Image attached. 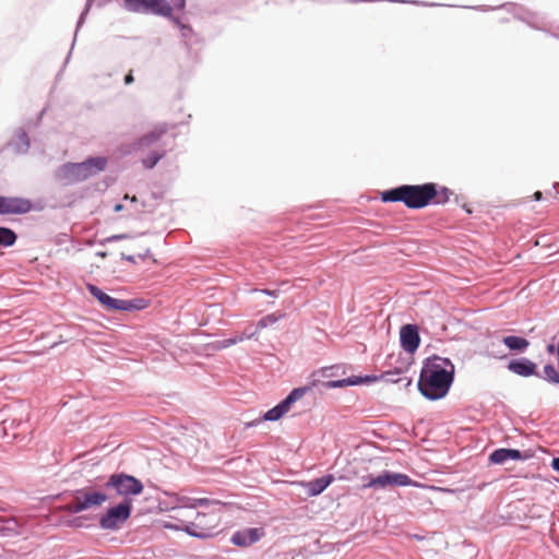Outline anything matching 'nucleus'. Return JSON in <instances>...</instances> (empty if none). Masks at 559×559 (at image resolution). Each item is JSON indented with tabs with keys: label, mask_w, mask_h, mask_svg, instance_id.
Masks as SVG:
<instances>
[{
	"label": "nucleus",
	"mask_w": 559,
	"mask_h": 559,
	"mask_svg": "<svg viewBox=\"0 0 559 559\" xmlns=\"http://www.w3.org/2000/svg\"><path fill=\"white\" fill-rule=\"evenodd\" d=\"M170 7L177 10H182L186 5V0H171Z\"/></svg>",
	"instance_id": "obj_30"
},
{
	"label": "nucleus",
	"mask_w": 559,
	"mask_h": 559,
	"mask_svg": "<svg viewBox=\"0 0 559 559\" xmlns=\"http://www.w3.org/2000/svg\"><path fill=\"white\" fill-rule=\"evenodd\" d=\"M508 369L521 377H531L536 374L537 366L527 358L513 359L508 364Z\"/></svg>",
	"instance_id": "obj_15"
},
{
	"label": "nucleus",
	"mask_w": 559,
	"mask_h": 559,
	"mask_svg": "<svg viewBox=\"0 0 559 559\" xmlns=\"http://www.w3.org/2000/svg\"><path fill=\"white\" fill-rule=\"evenodd\" d=\"M453 377V364L448 358L433 357L420 374L418 389L429 400L442 399L449 392Z\"/></svg>",
	"instance_id": "obj_2"
},
{
	"label": "nucleus",
	"mask_w": 559,
	"mask_h": 559,
	"mask_svg": "<svg viewBox=\"0 0 559 559\" xmlns=\"http://www.w3.org/2000/svg\"><path fill=\"white\" fill-rule=\"evenodd\" d=\"M124 7L132 12L144 10L167 17L173 14V8L166 0H124Z\"/></svg>",
	"instance_id": "obj_8"
},
{
	"label": "nucleus",
	"mask_w": 559,
	"mask_h": 559,
	"mask_svg": "<svg viewBox=\"0 0 559 559\" xmlns=\"http://www.w3.org/2000/svg\"><path fill=\"white\" fill-rule=\"evenodd\" d=\"M135 212H136V213H141V212H142V210H141V209H135Z\"/></svg>",
	"instance_id": "obj_40"
},
{
	"label": "nucleus",
	"mask_w": 559,
	"mask_h": 559,
	"mask_svg": "<svg viewBox=\"0 0 559 559\" xmlns=\"http://www.w3.org/2000/svg\"><path fill=\"white\" fill-rule=\"evenodd\" d=\"M150 253V249L148 248H144L143 252H139L136 255H126L123 254V259L128 260V261H131V262H135V259L136 258H140V259H145Z\"/></svg>",
	"instance_id": "obj_29"
},
{
	"label": "nucleus",
	"mask_w": 559,
	"mask_h": 559,
	"mask_svg": "<svg viewBox=\"0 0 559 559\" xmlns=\"http://www.w3.org/2000/svg\"><path fill=\"white\" fill-rule=\"evenodd\" d=\"M362 378L360 377H350L347 379L342 380H332L324 383V386L328 389H334V388H343L348 385H357L362 383Z\"/></svg>",
	"instance_id": "obj_22"
},
{
	"label": "nucleus",
	"mask_w": 559,
	"mask_h": 559,
	"mask_svg": "<svg viewBox=\"0 0 559 559\" xmlns=\"http://www.w3.org/2000/svg\"><path fill=\"white\" fill-rule=\"evenodd\" d=\"M277 318L274 314L266 316L258 322V329H263L269 324L275 323Z\"/></svg>",
	"instance_id": "obj_28"
},
{
	"label": "nucleus",
	"mask_w": 559,
	"mask_h": 559,
	"mask_svg": "<svg viewBox=\"0 0 559 559\" xmlns=\"http://www.w3.org/2000/svg\"><path fill=\"white\" fill-rule=\"evenodd\" d=\"M61 510L70 513H80L84 511L83 507H81L80 498H78L75 492L73 495L72 500L66 506L61 507Z\"/></svg>",
	"instance_id": "obj_25"
},
{
	"label": "nucleus",
	"mask_w": 559,
	"mask_h": 559,
	"mask_svg": "<svg viewBox=\"0 0 559 559\" xmlns=\"http://www.w3.org/2000/svg\"><path fill=\"white\" fill-rule=\"evenodd\" d=\"M253 335H254V332H251V333H248V334L243 333L242 335H239V336H236V337H233V338H228V340H224L221 343L219 347L221 348H225V347L235 345L238 342H242L246 338H251Z\"/></svg>",
	"instance_id": "obj_26"
},
{
	"label": "nucleus",
	"mask_w": 559,
	"mask_h": 559,
	"mask_svg": "<svg viewBox=\"0 0 559 559\" xmlns=\"http://www.w3.org/2000/svg\"><path fill=\"white\" fill-rule=\"evenodd\" d=\"M502 343L511 350L515 353H522L530 346V342L520 336L509 335L502 338Z\"/></svg>",
	"instance_id": "obj_20"
},
{
	"label": "nucleus",
	"mask_w": 559,
	"mask_h": 559,
	"mask_svg": "<svg viewBox=\"0 0 559 559\" xmlns=\"http://www.w3.org/2000/svg\"><path fill=\"white\" fill-rule=\"evenodd\" d=\"M87 290L107 311H132L144 308L142 300H123L112 298L93 284H87Z\"/></svg>",
	"instance_id": "obj_6"
},
{
	"label": "nucleus",
	"mask_w": 559,
	"mask_h": 559,
	"mask_svg": "<svg viewBox=\"0 0 559 559\" xmlns=\"http://www.w3.org/2000/svg\"><path fill=\"white\" fill-rule=\"evenodd\" d=\"M124 237H126L124 235H117V236H114L112 239H122Z\"/></svg>",
	"instance_id": "obj_37"
},
{
	"label": "nucleus",
	"mask_w": 559,
	"mask_h": 559,
	"mask_svg": "<svg viewBox=\"0 0 559 559\" xmlns=\"http://www.w3.org/2000/svg\"><path fill=\"white\" fill-rule=\"evenodd\" d=\"M131 202L135 203L138 200L135 197L130 198Z\"/></svg>",
	"instance_id": "obj_38"
},
{
	"label": "nucleus",
	"mask_w": 559,
	"mask_h": 559,
	"mask_svg": "<svg viewBox=\"0 0 559 559\" xmlns=\"http://www.w3.org/2000/svg\"><path fill=\"white\" fill-rule=\"evenodd\" d=\"M134 82V78H133V73L132 71H130L126 76H124V83L127 85L131 84Z\"/></svg>",
	"instance_id": "obj_31"
},
{
	"label": "nucleus",
	"mask_w": 559,
	"mask_h": 559,
	"mask_svg": "<svg viewBox=\"0 0 559 559\" xmlns=\"http://www.w3.org/2000/svg\"><path fill=\"white\" fill-rule=\"evenodd\" d=\"M105 486L115 489L117 495L123 499H131V496H138L144 489L141 480L124 473L110 475Z\"/></svg>",
	"instance_id": "obj_7"
},
{
	"label": "nucleus",
	"mask_w": 559,
	"mask_h": 559,
	"mask_svg": "<svg viewBox=\"0 0 559 559\" xmlns=\"http://www.w3.org/2000/svg\"><path fill=\"white\" fill-rule=\"evenodd\" d=\"M175 506L173 509L180 508H199L210 504V499L207 498H195L183 493H174L173 496Z\"/></svg>",
	"instance_id": "obj_16"
},
{
	"label": "nucleus",
	"mask_w": 559,
	"mask_h": 559,
	"mask_svg": "<svg viewBox=\"0 0 559 559\" xmlns=\"http://www.w3.org/2000/svg\"><path fill=\"white\" fill-rule=\"evenodd\" d=\"M209 511L198 512L194 521L187 523L183 530L191 536L207 538L212 536L221 524L224 503L210 500Z\"/></svg>",
	"instance_id": "obj_3"
},
{
	"label": "nucleus",
	"mask_w": 559,
	"mask_h": 559,
	"mask_svg": "<svg viewBox=\"0 0 559 559\" xmlns=\"http://www.w3.org/2000/svg\"><path fill=\"white\" fill-rule=\"evenodd\" d=\"M551 466L559 472V457L552 460Z\"/></svg>",
	"instance_id": "obj_33"
},
{
	"label": "nucleus",
	"mask_w": 559,
	"mask_h": 559,
	"mask_svg": "<svg viewBox=\"0 0 559 559\" xmlns=\"http://www.w3.org/2000/svg\"><path fill=\"white\" fill-rule=\"evenodd\" d=\"M522 459H524V455L521 453V451L515 449H498L495 450L489 456L490 462L493 464H503L508 460Z\"/></svg>",
	"instance_id": "obj_18"
},
{
	"label": "nucleus",
	"mask_w": 559,
	"mask_h": 559,
	"mask_svg": "<svg viewBox=\"0 0 559 559\" xmlns=\"http://www.w3.org/2000/svg\"><path fill=\"white\" fill-rule=\"evenodd\" d=\"M544 373L545 378L552 382V383H559V372L556 370V368L552 365H546L544 367Z\"/></svg>",
	"instance_id": "obj_27"
},
{
	"label": "nucleus",
	"mask_w": 559,
	"mask_h": 559,
	"mask_svg": "<svg viewBox=\"0 0 559 559\" xmlns=\"http://www.w3.org/2000/svg\"><path fill=\"white\" fill-rule=\"evenodd\" d=\"M308 390V386L294 389L278 405L269 409L263 418L270 421L282 418L290 409L292 404L300 400Z\"/></svg>",
	"instance_id": "obj_9"
},
{
	"label": "nucleus",
	"mask_w": 559,
	"mask_h": 559,
	"mask_svg": "<svg viewBox=\"0 0 559 559\" xmlns=\"http://www.w3.org/2000/svg\"><path fill=\"white\" fill-rule=\"evenodd\" d=\"M164 156V152H152L148 156L142 159V164L145 168H153Z\"/></svg>",
	"instance_id": "obj_24"
},
{
	"label": "nucleus",
	"mask_w": 559,
	"mask_h": 559,
	"mask_svg": "<svg viewBox=\"0 0 559 559\" xmlns=\"http://www.w3.org/2000/svg\"><path fill=\"white\" fill-rule=\"evenodd\" d=\"M168 130L169 127L167 123H158L154 126L152 130L132 143L127 152L131 153L153 145L159 141L168 132Z\"/></svg>",
	"instance_id": "obj_11"
},
{
	"label": "nucleus",
	"mask_w": 559,
	"mask_h": 559,
	"mask_svg": "<svg viewBox=\"0 0 559 559\" xmlns=\"http://www.w3.org/2000/svg\"><path fill=\"white\" fill-rule=\"evenodd\" d=\"M496 357L502 359V358H506V355L496 356Z\"/></svg>",
	"instance_id": "obj_39"
},
{
	"label": "nucleus",
	"mask_w": 559,
	"mask_h": 559,
	"mask_svg": "<svg viewBox=\"0 0 559 559\" xmlns=\"http://www.w3.org/2000/svg\"><path fill=\"white\" fill-rule=\"evenodd\" d=\"M400 341L401 346L405 352L409 354L415 353L420 344L417 326L414 324H406L402 326L400 331Z\"/></svg>",
	"instance_id": "obj_13"
},
{
	"label": "nucleus",
	"mask_w": 559,
	"mask_h": 559,
	"mask_svg": "<svg viewBox=\"0 0 559 559\" xmlns=\"http://www.w3.org/2000/svg\"><path fill=\"white\" fill-rule=\"evenodd\" d=\"M107 158L91 157L82 163H67L58 169V178L67 183L84 181L90 177L105 170Z\"/></svg>",
	"instance_id": "obj_4"
},
{
	"label": "nucleus",
	"mask_w": 559,
	"mask_h": 559,
	"mask_svg": "<svg viewBox=\"0 0 559 559\" xmlns=\"http://www.w3.org/2000/svg\"><path fill=\"white\" fill-rule=\"evenodd\" d=\"M16 240V235L13 230L0 227V246L9 247L12 246Z\"/></svg>",
	"instance_id": "obj_23"
},
{
	"label": "nucleus",
	"mask_w": 559,
	"mask_h": 559,
	"mask_svg": "<svg viewBox=\"0 0 559 559\" xmlns=\"http://www.w3.org/2000/svg\"><path fill=\"white\" fill-rule=\"evenodd\" d=\"M383 474L388 487L418 486V484L406 474L391 472H384Z\"/></svg>",
	"instance_id": "obj_19"
},
{
	"label": "nucleus",
	"mask_w": 559,
	"mask_h": 559,
	"mask_svg": "<svg viewBox=\"0 0 559 559\" xmlns=\"http://www.w3.org/2000/svg\"><path fill=\"white\" fill-rule=\"evenodd\" d=\"M364 479L366 480V483L362 485L364 489H366V488L384 489L388 487L383 473L378 476L369 475V476L364 477Z\"/></svg>",
	"instance_id": "obj_21"
},
{
	"label": "nucleus",
	"mask_w": 559,
	"mask_h": 559,
	"mask_svg": "<svg viewBox=\"0 0 559 559\" xmlns=\"http://www.w3.org/2000/svg\"><path fill=\"white\" fill-rule=\"evenodd\" d=\"M533 199H534L535 201H540V200L543 199V193H542L540 191H536V192H534V194H533Z\"/></svg>",
	"instance_id": "obj_32"
},
{
	"label": "nucleus",
	"mask_w": 559,
	"mask_h": 559,
	"mask_svg": "<svg viewBox=\"0 0 559 559\" xmlns=\"http://www.w3.org/2000/svg\"><path fill=\"white\" fill-rule=\"evenodd\" d=\"M449 195L450 191L447 188L438 191L436 183L428 182L424 185H403L383 191L381 200L383 202H403L408 209H423L431 202L445 203Z\"/></svg>",
	"instance_id": "obj_1"
},
{
	"label": "nucleus",
	"mask_w": 559,
	"mask_h": 559,
	"mask_svg": "<svg viewBox=\"0 0 559 559\" xmlns=\"http://www.w3.org/2000/svg\"><path fill=\"white\" fill-rule=\"evenodd\" d=\"M122 207H123V206H122L121 204H117V205L115 206V211H116V212H119V211H121V210H122Z\"/></svg>",
	"instance_id": "obj_36"
},
{
	"label": "nucleus",
	"mask_w": 559,
	"mask_h": 559,
	"mask_svg": "<svg viewBox=\"0 0 559 559\" xmlns=\"http://www.w3.org/2000/svg\"><path fill=\"white\" fill-rule=\"evenodd\" d=\"M263 528H243L237 531L231 536V543L239 547H249L254 543L259 542L264 536Z\"/></svg>",
	"instance_id": "obj_14"
},
{
	"label": "nucleus",
	"mask_w": 559,
	"mask_h": 559,
	"mask_svg": "<svg viewBox=\"0 0 559 559\" xmlns=\"http://www.w3.org/2000/svg\"><path fill=\"white\" fill-rule=\"evenodd\" d=\"M547 350H548V353L552 354L555 352V346L551 344L548 345Z\"/></svg>",
	"instance_id": "obj_35"
},
{
	"label": "nucleus",
	"mask_w": 559,
	"mask_h": 559,
	"mask_svg": "<svg viewBox=\"0 0 559 559\" xmlns=\"http://www.w3.org/2000/svg\"><path fill=\"white\" fill-rule=\"evenodd\" d=\"M333 481L334 476L329 474L324 477L317 478L308 483H301V486H304L307 489L309 496H318L321 492H323L326 489V487L330 486Z\"/></svg>",
	"instance_id": "obj_17"
},
{
	"label": "nucleus",
	"mask_w": 559,
	"mask_h": 559,
	"mask_svg": "<svg viewBox=\"0 0 559 559\" xmlns=\"http://www.w3.org/2000/svg\"><path fill=\"white\" fill-rule=\"evenodd\" d=\"M33 207L28 199L0 195V215L25 214Z\"/></svg>",
	"instance_id": "obj_10"
},
{
	"label": "nucleus",
	"mask_w": 559,
	"mask_h": 559,
	"mask_svg": "<svg viewBox=\"0 0 559 559\" xmlns=\"http://www.w3.org/2000/svg\"><path fill=\"white\" fill-rule=\"evenodd\" d=\"M262 293H264L265 295H269V296H276V293L274 290H269V289H263Z\"/></svg>",
	"instance_id": "obj_34"
},
{
	"label": "nucleus",
	"mask_w": 559,
	"mask_h": 559,
	"mask_svg": "<svg viewBox=\"0 0 559 559\" xmlns=\"http://www.w3.org/2000/svg\"><path fill=\"white\" fill-rule=\"evenodd\" d=\"M132 513V500L122 499L117 506L110 507L99 516L98 525L106 531H118L130 519Z\"/></svg>",
	"instance_id": "obj_5"
},
{
	"label": "nucleus",
	"mask_w": 559,
	"mask_h": 559,
	"mask_svg": "<svg viewBox=\"0 0 559 559\" xmlns=\"http://www.w3.org/2000/svg\"><path fill=\"white\" fill-rule=\"evenodd\" d=\"M78 498H80L81 507L83 510L97 508L108 501L109 497L103 491H97L93 488H84L75 491Z\"/></svg>",
	"instance_id": "obj_12"
}]
</instances>
